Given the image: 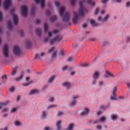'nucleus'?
<instances>
[{
	"label": "nucleus",
	"mask_w": 130,
	"mask_h": 130,
	"mask_svg": "<svg viewBox=\"0 0 130 130\" xmlns=\"http://www.w3.org/2000/svg\"><path fill=\"white\" fill-rule=\"evenodd\" d=\"M66 7L65 6H63L59 9V13L60 15L62 16V20L64 22H67L70 20V17L71 15L70 12L69 11L66 12L64 14L63 13L65 10Z\"/></svg>",
	"instance_id": "1"
},
{
	"label": "nucleus",
	"mask_w": 130,
	"mask_h": 130,
	"mask_svg": "<svg viewBox=\"0 0 130 130\" xmlns=\"http://www.w3.org/2000/svg\"><path fill=\"white\" fill-rule=\"evenodd\" d=\"M79 5L80 8L78 12H74L73 17L72 19L73 23L74 24L77 23L79 20L80 17L81 16V2H80Z\"/></svg>",
	"instance_id": "2"
},
{
	"label": "nucleus",
	"mask_w": 130,
	"mask_h": 130,
	"mask_svg": "<svg viewBox=\"0 0 130 130\" xmlns=\"http://www.w3.org/2000/svg\"><path fill=\"white\" fill-rule=\"evenodd\" d=\"M92 6H94L95 5V2L92 0H82V3L85 2ZM88 12V10L84 7L82 4V17L84 16L85 14L87 13Z\"/></svg>",
	"instance_id": "3"
},
{
	"label": "nucleus",
	"mask_w": 130,
	"mask_h": 130,
	"mask_svg": "<svg viewBox=\"0 0 130 130\" xmlns=\"http://www.w3.org/2000/svg\"><path fill=\"white\" fill-rule=\"evenodd\" d=\"M62 39V37L61 35H58L56 36L55 38L50 41V44L51 45L53 44L55 42H58Z\"/></svg>",
	"instance_id": "4"
},
{
	"label": "nucleus",
	"mask_w": 130,
	"mask_h": 130,
	"mask_svg": "<svg viewBox=\"0 0 130 130\" xmlns=\"http://www.w3.org/2000/svg\"><path fill=\"white\" fill-rule=\"evenodd\" d=\"M14 10L13 9L11 10V12L12 14V18L14 25H17L18 23V17L17 14L14 13Z\"/></svg>",
	"instance_id": "5"
},
{
	"label": "nucleus",
	"mask_w": 130,
	"mask_h": 130,
	"mask_svg": "<svg viewBox=\"0 0 130 130\" xmlns=\"http://www.w3.org/2000/svg\"><path fill=\"white\" fill-rule=\"evenodd\" d=\"M21 10L22 15L24 17H26L27 15V7L24 5L21 7Z\"/></svg>",
	"instance_id": "6"
},
{
	"label": "nucleus",
	"mask_w": 130,
	"mask_h": 130,
	"mask_svg": "<svg viewBox=\"0 0 130 130\" xmlns=\"http://www.w3.org/2000/svg\"><path fill=\"white\" fill-rule=\"evenodd\" d=\"M9 49L8 44H5L4 46L3 52L4 55L6 57L9 56Z\"/></svg>",
	"instance_id": "7"
},
{
	"label": "nucleus",
	"mask_w": 130,
	"mask_h": 130,
	"mask_svg": "<svg viewBox=\"0 0 130 130\" xmlns=\"http://www.w3.org/2000/svg\"><path fill=\"white\" fill-rule=\"evenodd\" d=\"M13 52L14 54L17 56H20L21 54V51L18 46H14L13 47Z\"/></svg>",
	"instance_id": "8"
},
{
	"label": "nucleus",
	"mask_w": 130,
	"mask_h": 130,
	"mask_svg": "<svg viewBox=\"0 0 130 130\" xmlns=\"http://www.w3.org/2000/svg\"><path fill=\"white\" fill-rule=\"evenodd\" d=\"M11 4V0H5L4 5V8L6 9L10 6Z\"/></svg>",
	"instance_id": "9"
},
{
	"label": "nucleus",
	"mask_w": 130,
	"mask_h": 130,
	"mask_svg": "<svg viewBox=\"0 0 130 130\" xmlns=\"http://www.w3.org/2000/svg\"><path fill=\"white\" fill-rule=\"evenodd\" d=\"M106 118L105 116L101 117L99 119L94 121L93 122L94 124L98 123L100 122H103L106 120Z\"/></svg>",
	"instance_id": "10"
},
{
	"label": "nucleus",
	"mask_w": 130,
	"mask_h": 130,
	"mask_svg": "<svg viewBox=\"0 0 130 130\" xmlns=\"http://www.w3.org/2000/svg\"><path fill=\"white\" fill-rule=\"evenodd\" d=\"M54 50L55 48L54 47H52L48 51V52L49 53H51V52H53L52 54L53 58L55 57L56 56L57 52L56 51H55Z\"/></svg>",
	"instance_id": "11"
},
{
	"label": "nucleus",
	"mask_w": 130,
	"mask_h": 130,
	"mask_svg": "<svg viewBox=\"0 0 130 130\" xmlns=\"http://www.w3.org/2000/svg\"><path fill=\"white\" fill-rule=\"evenodd\" d=\"M100 73L99 71H96L93 74L92 77L94 79L96 80L99 77Z\"/></svg>",
	"instance_id": "12"
},
{
	"label": "nucleus",
	"mask_w": 130,
	"mask_h": 130,
	"mask_svg": "<svg viewBox=\"0 0 130 130\" xmlns=\"http://www.w3.org/2000/svg\"><path fill=\"white\" fill-rule=\"evenodd\" d=\"M36 3L38 4L39 2V0H35ZM45 0H41V6L42 8H43L45 6Z\"/></svg>",
	"instance_id": "13"
},
{
	"label": "nucleus",
	"mask_w": 130,
	"mask_h": 130,
	"mask_svg": "<svg viewBox=\"0 0 130 130\" xmlns=\"http://www.w3.org/2000/svg\"><path fill=\"white\" fill-rule=\"evenodd\" d=\"M59 30L58 29H55L53 31L51 32H49L48 33V37H50L53 34H56L57 33L59 32Z\"/></svg>",
	"instance_id": "14"
},
{
	"label": "nucleus",
	"mask_w": 130,
	"mask_h": 130,
	"mask_svg": "<svg viewBox=\"0 0 130 130\" xmlns=\"http://www.w3.org/2000/svg\"><path fill=\"white\" fill-rule=\"evenodd\" d=\"M109 17V15H107L105 17L102 19L101 16H99L98 18V20L99 21H106Z\"/></svg>",
	"instance_id": "15"
},
{
	"label": "nucleus",
	"mask_w": 130,
	"mask_h": 130,
	"mask_svg": "<svg viewBox=\"0 0 130 130\" xmlns=\"http://www.w3.org/2000/svg\"><path fill=\"white\" fill-rule=\"evenodd\" d=\"M90 22L91 25L93 27L98 26L99 24L98 23H95V21L92 19L90 20Z\"/></svg>",
	"instance_id": "16"
},
{
	"label": "nucleus",
	"mask_w": 130,
	"mask_h": 130,
	"mask_svg": "<svg viewBox=\"0 0 130 130\" xmlns=\"http://www.w3.org/2000/svg\"><path fill=\"white\" fill-rule=\"evenodd\" d=\"M62 121L60 120H59L57 121L56 123V125L57 127V130H60L61 128L60 125L62 122Z\"/></svg>",
	"instance_id": "17"
},
{
	"label": "nucleus",
	"mask_w": 130,
	"mask_h": 130,
	"mask_svg": "<svg viewBox=\"0 0 130 130\" xmlns=\"http://www.w3.org/2000/svg\"><path fill=\"white\" fill-rule=\"evenodd\" d=\"M9 102H10L9 101H7L1 103L0 104V109H1L2 106H7L9 103Z\"/></svg>",
	"instance_id": "18"
},
{
	"label": "nucleus",
	"mask_w": 130,
	"mask_h": 130,
	"mask_svg": "<svg viewBox=\"0 0 130 130\" xmlns=\"http://www.w3.org/2000/svg\"><path fill=\"white\" fill-rule=\"evenodd\" d=\"M74 125V124L73 123L69 124L68 125L67 129V130H72L73 129Z\"/></svg>",
	"instance_id": "19"
},
{
	"label": "nucleus",
	"mask_w": 130,
	"mask_h": 130,
	"mask_svg": "<svg viewBox=\"0 0 130 130\" xmlns=\"http://www.w3.org/2000/svg\"><path fill=\"white\" fill-rule=\"evenodd\" d=\"M41 30L38 28L37 29L35 30V34L39 36H40L41 34Z\"/></svg>",
	"instance_id": "20"
},
{
	"label": "nucleus",
	"mask_w": 130,
	"mask_h": 130,
	"mask_svg": "<svg viewBox=\"0 0 130 130\" xmlns=\"http://www.w3.org/2000/svg\"><path fill=\"white\" fill-rule=\"evenodd\" d=\"M45 55V53L44 52H42L40 55H39L38 54H36L35 58L36 59L40 58V57L43 56Z\"/></svg>",
	"instance_id": "21"
},
{
	"label": "nucleus",
	"mask_w": 130,
	"mask_h": 130,
	"mask_svg": "<svg viewBox=\"0 0 130 130\" xmlns=\"http://www.w3.org/2000/svg\"><path fill=\"white\" fill-rule=\"evenodd\" d=\"M26 46L27 48H29L31 46V43L29 40H27L26 41Z\"/></svg>",
	"instance_id": "22"
},
{
	"label": "nucleus",
	"mask_w": 130,
	"mask_h": 130,
	"mask_svg": "<svg viewBox=\"0 0 130 130\" xmlns=\"http://www.w3.org/2000/svg\"><path fill=\"white\" fill-rule=\"evenodd\" d=\"M7 28L8 29H11L12 28V26L11 22L10 20L8 21L7 23Z\"/></svg>",
	"instance_id": "23"
},
{
	"label": "nucleus",
	"mask_w": 130,
	"mask_h": 130,
	"mask_svg": "<svg viewBox=\"0 0 130 130\" xmlns=\"http://www.w3.org/2000/svg\"><path fill=\"white\" fill-rule=\"evenodd\" d=\"M63 85L67 88H69L70 87L71 84L69 82H64L63 83Z\"/></svg>",
	"instance_id": "24"
},
{
	"label": "nucleus",
	"mask_w": 130,
	"mask_h": 130,
	"mask_svg": "<svg viewBox=\"0 0 130 130\" xmlns=\"http://www.w3.org/2000/svg\"><path fill=\"white\" fill-rule=\"evenodd\" d=\"M23 75L22 74H21L20 76L17 78L15 79V80L16 81H19L23 79Z\"/></svg>",
	"instance_id": "25"
},
{
	"label": "nucleus",
	"mask_w": 130,
	"mask_h": 130,
	"mask_svg": "<svg viewBox=\"0 0 130 130\" xmlns=\"http://www.w3.org/2000/svg\"><path fill=\"white\" fill-rule=\"evenodd\" d=\"M57 17L55 15H54L50 19V22H53L56 20Z\"/></svg>",
	"instance_id": "26"
},
{
	"label": "nucleus",
	"mask_w": 130,
	"mask_h": 130,
	"mask_svg": "<svg viewBox=\"0 0 130 130\" xmlns=\"http://www.w3.org/2000/svg\"><path fill=\"white\" fill-rule=\"evenodd\" d=\"M110 117L111 119L113 120H116L117 117V115H115L114 114L111 115Z\"/></svg>",
	"instance_id": "27"
},
{
	"label": "nucleus",
	"mask_w": 130,
	"mask_h": 130,
	"mask_svg": "<svg viewBox=\"0 0 130 130\" xmlns=\"http://www.w3.org/2000/svg\"><path fill=\"white\" fill-rule=\"evenodd\" d=\"M85 111H83L82 112V116L83 115H87L89 111V109L87 108H85Z\"/></svg>",
	"instance_id": "28"
},
{
	"label": "nucleus",
	"mask_w": 130,
	"mask_h": 130,
	"mask_svg": "<svg viewBox=\"0 0 130 130\" xmlns=\"http://www.w3.org/2000/svg\"><path fill=\"white\" fill-rule=\"evenodd\" d=\"M55 78L54 76L53 75L51 76L49 79L48 80V82L49 83H52L54 80Z\"/></svg>",
	"instance_id": "29"
},
{
	"label": "nucleus",
	"mask_w": 130,
	"mask_h": 130,
	"mask_svg": "<svg viewBox=\"0 0 130 130\" xmlns=\"http://www.w3.org/2000/svg\"><path fill=\"white\" fill-rule=\"evenodd\" d=\"M44 31L45 33H46L48 29V25L47 23H45L44 24Z\"/></svg>",
	"instance_id": "30"
},
{
	"label": "nucleus",
	"mask_w": 130,
	"mask_h": 130,
	"mask_svg": "<svg viewBox=\"0 0 130 130\" xmlns=\"http://www.w3.org/2000/svg\"><path fill=\"white\" fill-rule=\"evenodd\" d=\"M14 124L17 126H20L22 125V123L21 122L17 120L15 121Z\"/></svg>",
	"instance_id": "31"
},
{
	"label": "nucleus",
	"mask_w": 130,
	"mask_h": 130,
	"mask_svg": "<svg viewBox=\"0 0 130 130\" xmlns=\"http://www.w3.org/2000/svg\"><path fill=\"white\" fill-rule=\"evenodd\" d=\"M55 6L57 7H59L60 5V3L58 1H56L54 2Z\"/></svg>",
	"instance_id": "32"
},
{
	"label": "nucleus",
	"mask_w": 130,
	"mask_h": 130,
	"mask_svg": "<svg viewBox=\"0 0 130 130\" xmlns=\"http://www.w3.org/2000/svg\"><path fill=\"white\" fill-rule=\"evenodd\" d=\"M38 92V90H33L31 91L30 92V95H32Z\"/></svg>",
	"instance_id": "33"
},
{
	"label": "nucleus",
	"mask_w": 130,
	"mask_h": 130,
	"mask_svg": "<svg viewBox=\"0 0 130 130\" xmlns=\"http://www.w3.org/2000/svg\"><path fill=\"white\" fill-rule=\"evenodd\" d=\"M3 19V13L2 12L0 11V21H2Z\"/></svg>",
	"instance_id": "34"
},
{
	"label": "nucleus",
	"mask_w": 130,
	"mask_h": 130,
	"mask_svg": "<svg viewBox=\"0 0 130 130\" xmlns=\"http://www.w3.org/2000/svg\"><path fill=\"white\" fill-rule=\"evenodd\" d=\"M35 8L34 6H33L32 8L31 14L33 15L35 13Z\"/></svg>",
	"instance_id": "35"
},
{
	"label": "nucleus",
	"mask_w": 130,
	"mask_h": 130,
	"mask_svg": "<svg viewBox=\"0 0 130 130\" xmlns=\"http://www.w3.org/2000/svg\"><path fill=\"white\" fill-rule=\"evenodd\" d=\"M89 63H84L82 64V67H87L89 66Z\"/></svg>",
	"instance_id": "36"
},
{
	"label": "nucleus",
	"mask_w": 130,
	"mask_h": 130,
	"mask_svg": "<svg viewBox=\"0 0 130 130\" xmlns=\"http://www.w3.org/2000/svg\"><path fill=\"white\" fill-rule=\"evenodd\" d=\"M46 111H42L41 116L42 117H45L46 116Z\"/></svg>",
	"instance_id": "37"
},
{
	"label": "nucleus",
	"mask_w": 130,
	"mask_h": 130,
	"mask_svg": "<svg viewBox=\"0 0 130 130\" xmlns=\"http://www.w3.org/2000/svg\"><path fill=\"white\" fill-rule=\"evenodd\" d=\"M118 89V88H117L116 87H115L114 88L112 92L113 95H114L115 94V93Z\"/></svg>",
	"instance_id": "38"
},
{
	"label": "nucleus",
	"mask_w": 130,
	"mask_h": 130,
	"mask_svg": "<svg viewBox=\"0 0 130 130\" xmlns=\"http://www.w3.org/2000/svg\"><path fill=\"white\" fill-rule=\"evenodd\" d=\"M113 96H111L110 97V99L111 100H116L117 99L116 98V95L115 94L114 95H113Z\"/></svg>",
	"instance_id": "39"
},
{
	"label": "nucleus",
	"mask_w": 130,
	"mask_h": 130,
	"mask_svg": "<svg viewBox=\"0 0 130 130\" xmlns=\"http://www.w3.org/2000/svg\"><path fill=\"white\" fill-rule=\"evenodd\" d=\"M79 97L78 95H76L73 96L72 97L73 100L74 101H76Z\"/></svg>",
	"instance_id": "40"
},
{
	"label": "nucleus",
	"mask_w": 130,
	"mask_h": 130,
	"mask_svg": "<svg viewBox=\"0 0 130 130\" xmlns=\"http://www.w3.org/2000/svg\"><path fill=\"white\" fill-rule=\"evenodd\" d=\"M17 72V70L16 69H14L11 73V75H15Z\"/></svg>",
	"instance_id": "41"
},
{
	"label": "nucleus",
	"mask_w": 130,
	"mask_h": 130,
	"mask_svg": "<svg viewBox=\"0 0 130 130\" xmlns=\"http://www.w3.org/2000/svg\"><path fill=\"white\" fill-rule=\"evenodd\" d=\"M106 74L109 76H113L112 74L110 72L108 71H106Z\"/></svg>",
	"instance_id": "42"
},
{
	"label": "nucleus",
	"mask_w": 130,
	"mask_h": 130,
	"mask_svg": "<svg viewBox=\"0 0 130 130\" xmlns=\"http://www.w3.org/2000/svg\"><path fill=\"white\" fill-rule=\"evenodd\" d=\"M51 14V12L50 10H46L45 12V14L47 15H50Z\"/></svg>",
	"instance_id": "43"
},
{
	"label": "nucleus",
	"mask_w": 130,
	"mask_h": 130,
	"mask_svg": "<svg viewBox=\"0 0 130 130\" xmlns=\"http://www.w3.org/2000/svg\"><path fill=\"white\" fill-rule=\"evenodd\" d=\"M31 82L30 81L29 83H25L23 84V85L25 86H28L30 83Z\"/></svg>",
	"instance_id": "44"
},
{
	"label": "nucleus",
	"mask_w": 130,
	"mask_h": 130,
	"mask_svg": "<svg viewBox=\"0 0 130 130\" xmlns=\"http://www.w3.org/2000/svg\"><path fill=\"white\" fill-rule=\"evenodd\" d=\"M68 68V67L67 66H64L62 68V70L63 71H65L67 70Z\"/></svg>",
	"instance_id": "45"
},
{
	"label": "nucleus",
	"mask_w": 130,
	"mask_h": 130,
	"mask_svg": "<svg viewBox=\"0 0 130 130\" xmlns=\"http://www.w3.org/2000/svg\"><path fill=\"white\" fill-rule=\"evenodd\" d=\"M108 0H102L101 1V3L104 4H106L108 2Z\"/></svg>",
	"instance_id": "46"
},
{
	"label": "nucleus",
	"mask_w": 130,
	"mask_h": 130,
	"mask_svg": "<svg viewBox=\"0 0 130 130\" xmlns=\"http://www.w3.org/2000/svg\"><path fill=\"white\" fill-rule=\"evenodd\" d=\"M126 41L127 43H128L130 41V37H127L126 38Z\"/></svg>",
	"instance_id": "47"
},
{
	"label": "nucleus",
	"mask_w": 130,
	"mask_h": 130,
	"mask_svg": "<svg viewBox=\"0 0 130 130\" xmlns=\"http://www.w3.org/2000/svg\"><path fill=\"white\" fill-rule=\"evenodd\" d=\"M73 46L74 48H75L78 46H79V44L78 43H76L73 44Z\"/></svg>",
	"instance_id": "48"
},
{
	"label": "nucleus",
	"mask_w": 130,
	"mask_h": 130,
	"mask_svg": "<svg viewBox=\"0 0 130 130\" xmlns=\"http://www.w3.org/2000/svg\"><path fill=\"white\" fill-rule=\"evenodd\" d=\"M99 11V8H96L94 11V13L95 14H97L98 13Z\"/></svg>",
	"instance_id": "49"
},
{
	"label": "nucleus",
	"mask_w": 130,
	"mask_h": 130,
	"mask_svg": "<svg viewBox=\"0 0 130 130\" xmlns=\"http://www.w3.org/2000/svg\"><path fill=\"white\" fill-rule=\"evenodd\" d=\"M14 89V87H11L9 89L10 91L11 92H13Z\"/></svg>",
	"instance_id": "50"
},
{
	"label": "nucleus",
	"mask_w": 130,
	"mask_h": 130,
	"mask_svg": "<svg viewBox=\"0 0 130 130\" xmlns=\"http://www.w3.org/2000/svg\"><path fill=\"white\" fill-rule=\"evenodd\" d=\"M76 0H71V3L72 5H75V2Z\"/></svg>",
	"instance_id": "51"
},
{
	"label": "nucleus",
	"mask_w": 130,
	"mask_h": 130,
	"mask_svg": "<svg viewBox=\"0 0 130 130\" xmlns=\"http://www.w3.org/2000/svg\"><path fill=\"white\" fill-rule=\"evenodd\" d=\"M108 106L106 105H103L101 107V109H104L106 108Z\"/></svg>",
	"instance_id": "52"
},
{
	"label": "nucleus",
	"mask_w": 130,
	"mask_h": 130,
	"mask_svg": "<svg viewBox=\"0 0 130 130\" xmlns=\"http://www.w3.org/2000/svg\"><path fill=\"white\" fill-rule=\"evenodd\" d=\"M56 106L55 105H51L48 106V108H52L54 107H56Z\"/></svg>",
	"instance_id": "53"
},
{
	"label": "nucleus",
	"mask_w": 130,
	"mask_h": 130,
	"mask_svg": "<svg viewBox=\"0 0 130 130\" xmlns=\"http://www.w3.org/2000/svg\"><path fill=\"white\" fill-rule=\"evenodd\" d=\"M9 110V109L8 108H4L3 110V112H7Z\"/></svg>",
	"instance_id": "54"
},
{
	"label": "nucleus",
	"mask_w": 130,
	"mask_h": 130,
	"mask_svg": "<svg viewBox=\"0 0 130 130\" xmlns=\"http://www.w3.org/2000/svg\"><path fill=\"white\" fill-rule=\"evenodd\" d=\"M75 101H74L73 100V101L72 102V103L71 104V106H73L76 103V102Z\"/></svg>",
	"instance_id": "55"
},
{
	"label": "nucleus",
	"mask_w": 130,
	"mask_h": 130,
	"mask_svg": "<svg viewBox=\"0 0 130 130\" xmlns=\"http://www.w3.org/2000/svg\"><path fill=\"white\" fill-rule=\"evenodd\" d=\"M57 115L58 116H61L63 115V112L59 111Z\"/></svg>",
	"instance_id": "56"
},
{
	"label": "nucleus",
	"mask_w": 130,
	"mask_h": 130,
	"mask_svg": "<svg viewBox=\"0 0 130 130\" xmlns=\"http://www.w3.org/2000/svg\"><path fill=\"white\" fill-rule=\"evenodd\" d=\"M96 127L98 129H101L102 128V126L101 125H99L96 126Z\"/></svg>",
	"instance_id": "57"
},
{
	"label": "nucleus",
	"mask_w": 130,
	"mask_h": 130,
	"mask_svg": "<svg viewBox=\"0 0 130 130\" xmlns=\"http://www.w3.org/2000/svg\"><path fill=\"white\" fill-rule=\"evenodd\" d=\"M104 84V82L102 81H99V84L100 86H101Z\"/></svg>",
	"instance_id": "58"
},
{
	"label": "nucleus",
	"mask_w": 130,
	"mask_h": 130,
	"mask_svg": "<svg viewBox=\"0 0 130 130\" xmlns=\"http://www.w3.org/2000/svg\"><path fill=\"white\" fill-rule=\"evenodd\" d=\"M17 110L16 108H13L11 110V112H13L16 111Z\"/></svg>",
	"instance_id": "59"
},
{
	"label": "nucleus",
	"mask_w": 130,
	"mask_h": 130,
	"mask_svg": "<svg viewBox=\"0 0 130 130\" xmlns=\"http://www.w3.org/2000/svg\"><path fill=\"white\" fill-rule=\"evenodd\" d=\"M73 59V58L72 57H70L67 60V61L68 62H70Z\"/></svg>",
	"instance_id": "60"
},
{
	"label": "nucleus",
	"mask_w": 130,
	"mask_h": 130,
	"mask_svg": "<svg viewBox=\"0 0 130 130\" xmlns=\"http://www.w3.org/2000/svg\"><path fill=\"white\" fill-rule=\"evenodd\" d=\"M6 75H4L2 77V78L3 79L6 80Z\"/></svg>",
	"instance_id": "61"
},
{
	"label": "nucleus",
	"mask_w": 130,
	"mask_h": 130,
	"mask_svg": "<svg viewBox=\"0 0 130 130\" xmlns=\"http://www.w3.org/2000/svg\"><path fill=\"white\" fill-rule=\"evenodd\" d=\"M130 5V2H127L126 3V6L127 7H128Z\"/></svg>",
	"instance_id": "62"
},
{
	"label": "nucleus",
	"mask_w": 130,
	"mask_h": 130,
	"mask_svg": "<svg viewBox=\"0 0 130 130\" xmlns=\"http://www.w3.org/2000/svg\"><path fill=\"white\" fill-rule=\"evenodd\" d=\"M96 80L94 79L93 80H92L91 84L92 85H94L96 83Z\"/></svg>",
	"instance_id": "63"
},
{
	"label": "nucleus",
	"mask_w": 130,
	"mask_h": 130,
	"mask_svg": "<svg viewBox=\"0 0 130 130\" xmlns=\"http://www.w3.org/2000/svg\"><path fill=\"white\" fill-rule=\"evenodd\" d=\"M41 20H37L36 22V24H38L39 23L41 22Z\"/></svg>",
	"instance_id": "64"
}]
</instances>
